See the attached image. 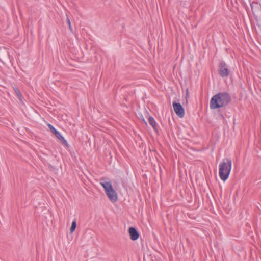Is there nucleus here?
Returning <instances> with one entry per match:
<instances>
[{"label":"nucleus","mask_w":261,"mask_h":261,"mask_svg":"<svg viewBox=\"0 0 261 261\" xmlns=\"http://www.w3.org/2000/svg\"><path fill=\"white\" fill-rule=\"evenodd\" d=\"M232 168V162L230 159H224L219 166V174L220 178L223 181L226 180L229 176Z\"/></svg>","instance_id":"nucleus-2"},{"label":"nucleus","mask_w":261,"mask_h":261,"mask_svg":"<svg viewBox=\"0 0 261 261\" xmlns=\"http://www.w3.org/2000/svg\"><path fill=\"white\" fill-rule=\"evenodd\" d=\"M231 97L227 92H220L212 97L210 101V108L216 109L227 106L231 101Z\"/></svg>","instance_id":"nucleus-1"},{"label":"nucleus","mask_w":261,"mask_h":261,"mask_svg":"<svg viewBox=\"0 0 261 261\" xmlns=\"http://www.w3.org/2000/svg\"><path fill=\"white\" fill-rule=\"evenodd\" d=\"M143 121H144L145 123L146 124V122H145L144 120H143Z\"/></svg>","instance_id":"nucleus-13"},{"label":"nucleus","mask_w":261,"mask_h":261,"mask_svg":"<svg viewBox=\"0 0 261 261\" xmlns=\"http://www.w3.org/2000/svg\"><path fill=\"white\" fill-rule=\"evenodd\" d=\"M173 107L176 115L180 118H182L185 115V111L180 103L176 101L173 102Z\"/></svg>","instance_id":"nucleus-3"},{"label":"nucleus","mask_w":261,"mask_h":261,"mask_svg":"<svg viewBox=\"0 0 261 261\" xmlns=\"http://www.w3.org/2000/svg\"><path fill=\"white\" fill-rule=\"evenodd\" d=\"M66 16H67V22L68 24L69 29L71 32H73V29L71 27V22H70L69 18L68 17L67 15H66Z\"/></svg>","instance_id":"nucleus-12"},{"label":"nucleus","mask_w":261,"mask_h":261,"mask_svg":"<svg viewBox=\"0 0 261 261\" xmlns=\"http://www.w3.org/2000/svg\"><path fill=\"white\" fill-rule=\"evenodd\" d=\"M76 227V220H74L71 224V226L70 229V231L71 233H73Z\"/></svg>","instance_id":"nucleus-11"},{"label":"nucleus","mask_w":261,"mask_h":261,"mask_svg":"<svg viewBox=\"0 0 261 261\" xmlns=\"http://www.w3.org/2000/svg\"><path fill=\"white\" fill-rule=\"evenodd\" d=\"M14 90L15 91V93H16V94L18 96L20 101V102H22V95H21L19 90L17 88H14Z\"/></svg>","instance_id":"nucleus-10"},{"label":"nucleus","mask_w":261,"mask_h":261,"mask_svg":"<svg viewBox=\"0 0 261 261\" xmlns=\"http://www.w3.org/2000/svg\"><path fill=\"white\" fill-rule=\"evenodd\" d=\"M219 73L222 77H227L228 76L229 71L224 62L222 61L220 63Z\"/></svg>","instance_id":"nucleus-4"},{"label":"nucleus","mask_w":261,"mask_h":261,"mask_svg":"<svg viewBox=\"0 0 261 261\" xmlns=\"http://www.w3.org/2000/svg\"><path fill=\"white\" fill-rule=\"evenodd\" d=\"M148 122L150 125L153 127V129L155 132H158V124L154 119L152 117L149 116L148 118Z\"/></svg>","instance_id":"nucleus-9"},{"label":"nucleus","mask_w":261,"mask_h":261,"mask_svg":"<svg viewBox=\"0 0 261 261\" xmlns=\"http://www.w3.org/2000/svg\"><path fill=\"white\" fill-rule=\"evenodd\" d=\"M128 231L130 239L132 240H136L138 239L139 234L136 228L134 227H130L129 228Z\"/></svg>","instance_id":"nucleus-8"},{"label":"nucleus","mask_w":261,"mask_h":261,"mask_svg":"<svg viewBox=\"0 0 261 261\" xmlns=\"http://www.w3.org/2000/svg\"><path fill=\"white\" fill-rule=\"evenodd\" d=\"M106 195L108 197L109 199L112 202H115L117 200V195L115 191L112 188L111 190H109V191L105 192Z\"/></svg>","instance_id":"nucleus-6"},{"label":"nucleus","mask_w":261,"mask_h":261,"mask_svg":"<svg viewBox=\"0 0 261 261\" xmlns=\"http://www.w3.org/2000/svg\"><path fill=\"white\" fill-rule=\"evenodd\" d=\"M48 128L51 130V132L56 136V137L63 142L64 143H67L66 140L64 139V138L61 135V134L56 129V128L51 124H48Z\"/></svg>","instance_id":"nucleus-5"},{"label":"nucleus","mask_w":261,"mask_h":261,"mask_svg":"<svg viewBox=\"0 0 261 261\" xmlns=\"http://www.w3.org/2000/svg\"><path fill=\"white\" fill-rule=\"evenodd\" d=\"M100 185L104 188L105 192L111 190L113 187L110 181H107L105 179H101L100 181Z\"/></svg>","instance_id":"nucleus-7"}]
</instances>
